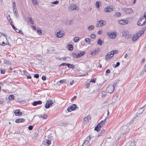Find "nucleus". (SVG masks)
<instances>
[{
    "instance_id": "f257e3e1",
    "label": "nucleus",
    "mask_w": 146,
    "mask_h": 146,
    "mask_svg": "<svg viewBox=\"0 0 146 146\" xmlns=\"http://www.w3.org/2000/svg\"><path fill=\"white\" fill-rule=\"evenodd\" d=\"M118 52L117 50H113L108 53L106 56V59L108 58H110L113 56L115 54L117 53Z\"/></svg>"
},
{
    "instance_id": "f03ea898",
    "label": "nucleus",
    "mask_w": 146,
    "mask_h": 146,
    "mask_svg": "<svg viewBox=\"0 0 146 146\" xmlns=\"http://www.w3.org/2000/svg\"><path fill=\"white\" fill-rule=\"evenodd\" d=\"M74 10L78 11V7L74 4H72L69 6L68 11H71Z\"/></svg>"
},
{
    "instance_id": "7ed1b4c3",
    "label": "nucleus",
    "mask_w": 146,
    "mask_h": 146,
    "mask_svg": "<svg viewBox=\"0 0 146 146\" xmlns=\"http://www.w3.org/2000/svg\"><path fill=\"white\" fill-rule=\"evenodd\" d=\"M114 87L113 85H110L107 88L106 91L109 93H112L114 91Z\"/></svg>"
},
{
    "instance_id": "20e7f679",
    "label": "nucleus",
    "mask_w": 146,
    "mask_h": 146,
    "mask_svg": "<svg viewBox=\"0 0 146 146\" xmlns=\"http://www.w3.org/2000/svg\"><path fill=\"white\" fill-rule=\"evenodd\" d=\"M106 33L108 35L109 37L111 38H115L116 36L117 33L115 32L114 31L112 33H111L108 31L106 32Z\"/></svg>"
},
{
    "instance_id": "39448f33",
    "label": "nucleus",
    "mask_w": 146,
    "mask_h": 146,
    "mask_svg": "<svg viewBox=\"0 0 146 146\" xmlns=\"http://www.w3.org/2000/svg\"><path fill=\"white\" fill-rule=\"evenodd\" d=\"M90 119V116L89 115H88L84 118L83 123L84 124H86L89 122Z\"/></svg>"
},
{
    "instance_id": "423d86ee",
    "label": "nucleus",
    "mask_w": 146,
    "mask_h": 146,
    "mask_svg": "<svg viewBox=\"0 0 146 146\" xmlns=\"http://www.w3.org/2000/svg\"><path fill=\"white\" fill-rule=\"evenodd\" d=\"M121 131L123 134H125L129 131V128L126 125L123 126L122 128Z\"/></svg>"
},
{
    "instance_id": "0eeeda50",
    "label": "nucleus",
    "mask_w": 146,
    "mask_h": 146,
    "mask_svg": "<svg viewBox=\"0 0 146 146\" xmlns=\"http://www.w3.org/2000/svg\"><path fill=\"white\" fill-rule=\"evenodd\" d=\"M113 10V7L111 6H109L107 7L104 9V11L105 12H110L112 11Z\"/></svg>"
},
{
    "instance_id": "6e6552de",
    "label": "nucleus",
    "mask_w": 146,
    "mask_h": 146,
    "mask_svg": "<svg viewBox=\"0 0 146 146\" xmlns=\"http://www.w3.org/2000/svg\"><path fill=\"white\" fill-rule=\"evenodd\" d=\"M76 105L73 104L69 107L67 109V111L69 112H71L72 111L74 110L76 108Z\"/></svg>"
},
{
    "instance_id": "1a4fd4ad",
    "label": "nucleus",
    "mask_w": 146,
    "mask_h": 146,
    "mask_svg": "<svg viewBox=\"0 0 146 146\" xmlns=\"http://www.w3.org/2000/svg\"><path fill=\"white\" fill-rule=\"evenodd\" d=\"M144 19L143 18H141L139 20L137 23V25L138 26H141L145 25L146 24V23L144 21Z\"/></svg>"
},
{
    "instance_id": "9d476101",
    "label": "nucleus",
    "mask_w": 146,
    "mask_h": 146,
    "mask_svg": "<svg viewBox=\"0 0 146 146\" xmlns=\"http://www.w3.org/2000/svg\"><path fill=\"white\" fill-rule=\"evenodd\" d=\"M106 24V21L104 20H101L97 22V23L96 24V27H101Z\"/></svg>"
},
{
    "instance_id": "9b49d317",
    "label": "nucleus",
    "mask_w": 146,
    "mask_h": 146,
    "mask_svg": "<svg viewBox=\"0 0 146 146\" xmlns=\"http://www.w3.org/2000/svg\"><path fill=\"white\" fill-rule=\"evenodd\" d=\"M53 104V102L51 100H48L47 101L45 105V107L46 108L48 109L49 108L50 106H51Z\"/></svg>"
},
{
    "instance_id": "f8f14e48",
    "label": "nucleus",
    "mask_w": 146,
    "mask_h": 146,
    "mask_svg": "<svg viewBox=\"0 0 146 146\" xmlns=\"http://www.w3.org/2000/svg\"><path fill=\"white\" fill-rule=\"evenodd\" d=\"M64 33L63 31H60L56 33V37L58 38L62 37L64 35Z\"/></svg>"
},
{
    "instance_id": "ddd939ff",
    "label": "nucleus",
    "mask_w": 146,
    "mask_h": 146,
    "mask_svg": "<svg viewBox=\"0 0 146 146\" xmlns=\"http://www.w3.org/2000/svg\"><path fill=\"white\" fill-rule=\"evenodd\" d=\"M100 50L99 48L96 49L94 51H91L90 54L92 56H94Z\"/></svg>"
},
{
    "instance_id": "4468645a",
    "label": "nucleus",
    "mask_w": 146,
    "mask_h": 146,
    "mask_svg": "<svg viewBox=\"0 0 146 146\" xmlns=\"http://www.w3.org/2000/svg\"><path fill=\"white\" fill-rule=\"evenodd\" d=\"M4 40H7L6 36L0 32V41Z\"/></svg>"
},
{
    "instance_id": "2eb2a0df",
    "label": "nucleus",
    "mask_w": 146,
    "mask_h": 146,
    "mask_svg": "<svg viewBox=\"0 0 146 146\" xmlns=\"http://www.w3.org/2000/svg\"><path fill=\"white\" fill-rule=\"evenodd\" d=\"M90 139L91 137L90 136H88L86 138V139H87V140L85 141L83 144V146H84V145H85L86 146H88L89 145V142L88 140H90Z\"/></svg>"
},
{
    "instance_id": "dca6fc26",
    "label": "nucleus",
    "mask_w": 146,
    "mask_h": 146,
    "mask_svg": "<svg viewBox=\"0 0 146 146\" xmlns=\"http://www.w3.org/2000/svg\"><path fill=\"white\" fill-rule=\"evenodd\" d=\"M118 23L120 25H125L127 24L128 23L127 21L124 20H121L118 21Z\"/></svg>"
},
{
    "instance_id": "f3484780",
    "label": "nucleus",
    "mask_w": 146,
    "mask_h": 146,
    "mask_svg": "<svg viewBox=\"0 0 146 146\" xmlns=\"http://www.w3.org/2000/svg\"><path fill=\"white\" fill-rule=\"evenodd\" d=\"M124 11L127 14H131L132 13L133 10L131 9L125 8Z\"/></svg>"
},
{
    "instance_id": "a211bd4d",
    "label": "nucleus",
    "mask_w": 146,
    "mask_h": 146,
    "mask_svg": "<svg viewBox=\"0 0 146 146\" xmlns=\"http://www.w3.org/2000/svg\"><path fill=\"white\" fill-rule=\"evenodd\" d=\"M14 113L16 116H19L22 114V112H20V110H15L14 111Z\"/></svg>"
},
{
    "instance_id": "6ab92c4d",
    "label": "nucleus",
    "mask_w": 146,
    "mask_h": 146,
    "mask_svg": "<svg viewBox=\"0 0 146 146\" xmlns=\"http://www.w3.org/2000/svg\"><path fill=\"white\" fill-rule=\"evenodd\" d=\"M23 74L25 75L28 79H30L31 78V76H30L29 73L27 72L25 70H23Z\"/></svg>"
},
{
    "instance_id": "aec40b11",
    "label": "nucleus",
    "mask_w": 146,
    "mask_h": 146,
    "mask_svg": "<svg viewBox=\"0 0 146 146\" xmlns=\"http://www.w3.org/2000/svg\"><path fill=\"white\" fill-rule=\"evenodd\" d=\"M42 103L41 101L38 100V101H35L33 103V105L34 106H36L37 105L41 104Z\"/></svg>"
},
{
    "instance_id": "412c9836",
    "label": "nucleus",
    "mask_w": 146,
    "mask_h": 146,
    "mask_svg": "<svg viewBox=\"0 0 146 146\" xmlns=\"http://www.w3.org/2000/svg\"><path fill=\"white\" fill-rule=\"evenodd\" d=\"M106 118L104 120L101 121V122L98 124L99 125V127H102L103 125L105 124L106 121Z\"/></svg>"
},
{
    "instance_id": "4be33fe9",
    "label": "nucleus",
    "mask_w": 146,
    "mask_h": 146,
    "mask_svg": "<svg viewBox=\"0 0 146 146\" xmlns=\"http://www.w3.org/2000/svg\"><path fill=\"white\" fill-rule=\"evenodd\" d=\"M122 33L123 36H124L128 35L129 32L127 30H125L122 31Z\"/></svg>"
},
{
    "instance_id": "5701e85b",
    "label": "nucleus",
    "mask_w": 146,
    "mask_h": 146,
    "mask_svg": "<svg viewBox=\"0 0 146 146\" xmlns=\"http://www.w3.org/2000/svg\"><path fill=\"white\" fill-rule=\"evenodd\" d=\"M38 116L40 118L42 117L43 119H47V115L46 114L38 115Z\"/></svg>"
},
{
    "instance_id": "b1692460",
    "label": "nucleus",
    "mask_w": 146,
    "mask_h": 146,
    "mask_svg": "<svg viewBox=\"0 0 146 146\" xmlns=\"http://www.w3.org/2000/svg\"><path fill=\"white\" fill-rule=\"evenodd\" d=\"M24 121V119L23 118H19L15 120V122L16 123H19L20 122H23Z\"/></svg>"
},
{
    "instance_id": "393cba45",
    "label": "nucleus",
    "mask_w": 146,
    "mask_h": 146,
    "mask_svg": "<svg viewBox=\"0 0 146 146\" xmlns=\"http://www.w3.org/2000/svg\"><path fill=\"white\" fill-rule=\"evenodd\" d=\"M138 35H135L133 36L132 38V40L133 42H135L137 40L138 38V37L137 36H138Z\"/></svg>"
},
{
    "instance_id": "a878e982",
    "label": "nucleus",
    "mask_w": 146,
    "mask_h": 146,
    "mask_svg": "<svg viewBox=\"0 0 146 146\" xmlns=\"http://www.w3.org/2000/svg\"><path fill=\"white\" fill-rule=\"evenodd\" d=\"M85 52L84 51L81 52L79 53H78V58L81 56H83V55L85 54Z\"/></svg>"
},
{
    "instance_id": "bb28decb",
    "label": "nucleus",
    "mask_w": 146,
    "mask_h": 146,
    "mask_svg": "<svg viewBox=\"0 0 146 146\" xmlns=\"http://www.w3.org/2000/svg\"><path fill=\"white\" fill-rule=\"evenodd\" d=\"M94 25H91L88 27L87 29L89 31H92L94 29Z\"/></svg>"
},
{
    "instance_id": "cd10ccee",
    "label": "nucleus",
    "mask_w": 146,
    "mask_h": 146,
    "mask_svg": "<svg viewBox=\"0 0 146 146\" xmlns=\"http://www.w3.org/2000/svg\"><path fill=\"white\" fill-rule=\"evenodd\" d=\"M51 139H50L49 137H48L47 140L46 141V143L48 145H50L51 144Z\"/></svg>"
},
{
    "instance_id": "c85d7f7f",
    "label": "nucleus",
    "mask_w": 146,
    "mask_h": 146,
    "mask_svg": "<svg viewBox=\"0 0 146 146\" xmlns=\"http://www.w3.org/2000/svg\"><path fill=\"white\" fill-rule=\"evenodd\" d=\"M101 127H99V125L98 124V125L95 127L94 129L95 130L98 131L100 129Z\"/></svg>"
},
{
    "instance_id": "c756f323",
    "label": "nucleus",
    "mask_w": 146,
    "mask_h": 146,
    "mask_svg": "<svg viewBox=\"0 0 146 146\" xmlns=\"http://www.w3.org/2000/svg\"><path fill=\"white\" fill-rule=\"evenodd\" d=\"M106 93L105 91L102 92L101 94V96L102 98H104L106 95Z\"/></svg>"
},
{
    "instance_id": "7c9ffc66",
    "label": "nucleus",
    "mask_w": 146,
    "mask_h": 146,
    "mask_svg": "<svg viewBox=\"0 0 146 146\" xmlns=\"http://www.w3.org/2000/svg\"><path fill=\"white\" fill-rule=\"evenodd\" d=\"M79 40V38L78 37H76L73 39V41L74 42H78Z\"/></svg>"
},
{
    "instance_id": "2f4dec72",
    "label": "nucleus",
    "mask_w": 146,
    "mask_h": 146,
    "mask_svg": "<svg viewBox=\"0 0 146 146\" xmlns=\"http://www.w3.org/2000/svg\"><path fill=\"white\" fill-rule=\"evenodd\" d=\"M14 98V96L12 94L10 95L8 97V98L9 100H12Z\"/></svg>"
},
{
    "instance_id": "473e14b6",
    "label": "nucleus",
    "mask_w": 146,
    "mask_h": 146,
    "mask_svg": "<svg viewBox=\"0 0 146 146\" xmlns=\"http://www.w3.org/2000/svg\"><path fill=\"white\" fill-rule=\"evenodd\" d=\"M88 44H90V39L89 38H86L84 40Z\"/></svg>"
},
{
    "instance_id": "72a5a7b5",
    "label": "nucleus",
    "mask_w": 146,
    "mask_h": 146,
    "mask_svg": "<svg viewBox=\"0 0 146 146\" xmlns=\"http://www.w3.org/2000/svg\"><path fill=\"white\" fill-rule=\"evenodd\" d=\"M32 3L34 5L38 4V1L37 0H32Z\"/></svg>"
},
{
    "instance_id": "f704fd0d",
    "label": "nucleus",
    "mask_w": 146,
    "mask_h": 146,
    "mask_svg": "<svg viewBox=\"0 0 146 146\" xmlns=\"http://www.w3.org/2000/svg\"><path fill=\"white\" fill-rule=\"evenodd\" d=\"M28 21L31 24H34V22L32 20L31 18L30 17H28Z\"/></svg>"
},
{
    "instance_id": "c9c22d12",
    "label": "nucleus",
    "mask_w": 146,
    "mask_h": 146,
    "mask_svg": "<svg viewBox=\"0 0 146 146\" xmlns=\"http://www.w3.org/2000/svg\"><path fill=\"white\" fill-rule=\"evenodd\" d=\"M37 32L38 33L39 35H40L42 34V31L41 30V29L39 28H38L37 29Z\"/></svg>"
},
{
    "instance_id": "e433bc0d",
    "label": "nucleus",
    "mask_w": 146,
    "mask_h": 146,
    "mask_svg": "<svg viewBox=\"0 0 146 146\" xmlns=\"http://www.w3.org/2000/svg\"><path fill=\"white\" fill-rule=\"evenodd\" d=\"M14 15H15L16 17L17 18L18 17V14L17 12V10L13 11Z\"/></svg>"
},
{
    "instance_id": "4c0bfd02",
    "label": "nucleus",
    "mask_w": 146,
    "mask_h": 146,
    "mask_svg": "<svg viewBox=\"0 0 146 146\" xmlns=\"http://www.w3.org/2000/svg\"><path fill=\"white\" fill-rule=\"evenodd\" d=\"M136 142L133 141L131 142L130 146H136Z\"/></svg>"
},
{
    "instance_id": "58836bf2",
    "label": "nucleus",
    "mask_w": 146,
    "mask_h": 146,
    "mask_svg": "<svg viewBox=\"0 0 146 146\" xmlns=\"http://www.w3.org/2000/svg\"><path fill=\"white\" fill-rule=\"evenodd\" d=\"M100 3V2L99 1H97L96 2V7L97 8H99V6H100V5H99Z\"/></svg>"
},
{
    "instance_id": "ea45409f",
    "label": "nucleus",
    "mask_w": 146,
    "mask_h": 146,
    "mask_svg": "<svg viewBox=\"0 0 146 146\" xmlns=\"http://www.w3.org/2000/svg\"><path fill=\"white\" fill-rule=\"evenodd\" d=\"M5 40H3L0 41V44L2 45H5L6 44L4 42Z\"/></svg>"
},
{
    "instance_id": "a19ab883",
    "label": "nucleus",
    "mask_w": 146,
    "mask_h": 146,
    "mask_svg": "<svg viewBox=\"0 0 146 146\" xmlns=\"http://www.w3.org/2000/svg\"><path fill=\"white\" fill-rule=\"evenodd\" d=\"M72 56L75 58H78V53L76 54V53H73L72 54Z\"/></svg>"
},
{
    "instance_id": "79ce46f5",
    "label": "nucleus",
    "mask_w": 146,
    "mask_h": 146,
    "mask_svg": "<svg viewBox=\"0 0 146 146\" xmlns=\"http://www.w3.org/2000/svg\"><path fill=\"white\" fill-rule=\"evenodd\" d=\"M4 102V100L2 98H0V104H3Z\"/></svg>"
},
{
    "instance_id": "37998d69",
    "label": "nucleus",
    "mask_w": 146,
    "mask_h": 146,
    "mask_svg": "<svg viewBox=\"0 0 146 146\" xmlns=\"http://www.w3.org/2000/svg\"><path fill=\"white\" fill-rule=\"evenodd\" d=\"M70 68H72L73 69L74 68L75 66V65L72 64H70Z\"/></svg>"
},
{
    "instance_id": "c03bdc74",
    "label": "nucleus",
    "mask_w": 146,
    "mask_h": 146,
    "mask_svg": "<svg viewBox=\"0 0 146 146\" xmlns=\"http://www.w3.org/2000/svg\"><path fill=\"white\" fill-rule=\"evenodd\" d=\"M102 44V41L100 39H99L98 42V44H99L100 45H101Z\"/></svg>"
},
{
    "instance_id": "a18cd8bd",
    "label": "nucleus",
    "mask_w": 146,
    "mask_h": 146,
    "mask_svg": "<svg viewBox=\"0 0 146 146\" xmlns=\"http://www.w3.org/2000/svg\"><path fill=\"white\" fill-rule=\"evenodd\" d=\"M59 1H55L52 2V3L55 5H57L58 4Z\"/></svg>"
},
{
    "instance_id": "49530a36",
    "label": "nucleus",
    "mask_w": 146,
    "mask_h": 146,
    "mask_svg": "<svg viewBox=\"0 0 146 146\" xmlns=\"http://www.w3.org/2000/svg\"><path fill=\"white\" fill-rule=\"evenodd\" d=\"M91 37L92 38H95L96 37V35L94 34H92L90 35Z\"/></svg>"
},
{
    "instance_id": "de8ad7c7",
    "label": "nucleus",
    "mask_w": 146,
    "mask_h": 146,
    "mask_svg": "<svg viewBox=\"0 0 146 146\" xmlns=\"http://www.w3.org/2000/svg\"><path fill=\"white\" fill-rule=\"evenodd\" d=\"M121 15V14L119 12H117L115 14V16L117 17H120Z\"/></svg>"
},
{
    "instance_id": "09e8293b",
    "label": "nucleus",
    "mask_w": 146,
    "mask_h": 146,
    "mask_svg": "<svg viewBox=\"0 0 146 146\" xmlns=\"http://www.w3.org/2000/svg\"><path fill=\"white\" fill-rule=\"evenodd\" d=\"M69 50H72L73 49V47L72 45H69Z\"/></svg>"
},
{
    "instance_id": "8fccbe9b",
    "label": "nucleus",
    "mask_w": 146,
    "mask_h": 146,
    "mask_svg": "<svg viewBox=\"0 0 146 146\" xmlns=\"http://www.w3.org/2000/svg\"><path fill=\"white\" fill-rule=\"evenodd\" d=\"M144 33V31L143 30L141 31H139V33H140V36H141V35L143 34Z\"/></svg>"
},
{
    "instance_id": "3c124183",
    "label": "nucleus",
    "mask_w": 146,
    "mask_h": 146,
    "mask_svg": "<svg viewBox=\"0 0 146 146\" xmlns=\"http://www.w3.org/2000/svg\"><path fill=\"white\" fill-rule=\"evenodd\" d=\"M144 111V110H143V107L141 108L140 109V112L139 113H141L143 112Z\"/></svg>"
},
{
    "instance_id": "603ef678",
    "label": "nucleus",
    "mask_w": 146,
    "mask_h": 146,
    "mask_svg": "<svg viewBox=\"0 0 146 146\" xmlns=\"http://www.w3.org/2000/svg\"><path fill=\"white\" fill-rule=\"evenodd\" d=\"M10 23H11V27H12V28L14 30L15 29H16V28L15 27V26H14V25L12 23V22H10Z\"/></svg>"
},
{
    "instance_id": "864d4df0",
    "label": "nucleus",
    "mask_w": 146,
    "mask_h": 146,
    "mask_svg": "<svg viewBox=\"0 0 146 146\" xmlns=\"http://www.w3.org/2000/svg\"><path fill=\"white\" fill-rule=\"evenodd\" d=\"M65 80H61L59 81V82L61 84L64 83L65 82Z\"/></svg>"
},
{
    "instance_id": "5fc2aeb1",
    "label": "nucleus",
    "mask_w": 146,
    "mask_h": 146,
    "mask_svg": "<svg viewBox=\"0 0 146 146\" xmlns=\"http://www.w3.org/2000/svg\"><path fill=\"white\" fill-rule=\"evenodd\" d=\"M145 18V22L146 23V12L143 15V18Z\"/></svg>"
},
{
    "instance_id": "6e6d98bb",
    "label": "nucleus",
    "mask_w": 146,
    "mask_h": 146,
    "mask_svg": "<svg viewBox=\"0 0 146 146\" xmlns=\"http://www.w3.org/2000/svg\"><path fill=\"white\" fill-rule=\"evenodd\" d=\"M34 77L37 78H38L39 77V75L38 74H35Z\"/></svg>"
},
{
    "instance_id": "4d7b16f0",
    "label": "nucleus",
    "mask_w": 146,
    "mask_h": 146,
    "mask_svg": "<svg viewBox=\"0 0 146 146\" xmlns=\"http://www.w3.org/2000/svg\"><path fill=\"white\" fill-rule=\"evenodd\" d=\"M67 58V57H63L62 58V60H63L64 61H66V59Z\"/></svg>"
},
{
    "instance_id": "13d9d810",
    "label": "nucleus",
    "mask_w": 146,
    "mask_h": 146,
    "mask_svg": "<svg viewBox=\"0 0 146 146\" xmlns=\"http://www.w3.org/2000/svg\"><path fill=\"white\" fill-rule=\"evenodd\" d=\"M14 30L17 33H20L21 32L20 30L16 28Z\"/></svg>"
},
{
    "instance_id": "bf43d9fd",
    "label": "nucleus",
    "mask_w": 146,
    "mask_h": 146,
    "mask_svg": "<svg viewBox=\"0 0 146 146\" xmlns=\"http://www.w3.org/2000/svg\"><path fill=\"white\" fill-rule=\"evenodd\" d=\"M17 9L16 6L13 7V11H17Z\"/></svg>"
},
{
    "instance_id": "052dcab7",
    "label": "nucleus",
    "mask_w": 146,
    "mask_h": 146,
    "mask_svg": "<svg viewBox=\"0 0 146 146\" xmlns=\"http://www.w3.org/2000/svg\"><path fill=\"white\" fill-rule=\"evenodd\" d=\"M66 64L65 63H63L61 64L60 65V66H66Z\"/></svg>"
},
{
    "instance_id": "680f3d73",
    "label": "nucleus",
    "mask_w": 146,
    "mask_h": 146,
    "mask_svg": "<svg viewBox=\"0 0 146 146\" xmlns=\"http://www.w3.org/2000/svg\"><path fill=\"white\" fill-rule=\"evenodd\" d=\"M33 129V127L32 125H30L28 127V129L29 130H32Z\"/></svg>"
},
{
    "instance_id": "e2e57ef3",
    "label": "nucleus",
    "mask_w": 146,
    "mask_h": 146,
    "mask_svg": "<svg viewBox=\"0 0 146 146\" xmlns=\"http://www.w3.org/2000/svg\"><path fill=\"white\" fill-rule=\"evenodd\" d=\"M74 82V80H72V81H71V82L70 83V85H72Z\"/></svg>"
},
{
    "instance_id": "0e129e2a",
    "label": "nucleus",
    "mask_w": 146,
    "mask_h": 146,
    "mask_svg": "<svg viewBox=\"0 0 146 146\" xmlns=\"http://www.w3.org/2000/svg\"><path fill=\"white\" fill-rule=\"evenodd\" d=\"M96 79L95 78L92 79L91 80L90 82H92L93 83H95V81H96Z\"/></svg>"
},
{
    "instance_id": "69168bd1",
    "label": "nucleus",
    "mask_w": 146,
    "mask_h": 146,
    "mask_svg": "<svg viewBox=\"0 0 146 146\" xmlns=\"http://www.w3.org/2000/svg\"><path fill=\"white\" fill-rule=\"evenodd\" d=\"M102 31H99L98 32V35H101L102 34Z\"/></svg>"
},
{
    "instance_id": "338daca9",
    "label": "nucleus",
    "mask_w": 146,
    "mask_h": 146,
    "mask_svg": "<svg viewBox=\"0 0 146 146\" xmlns=\"http://www.w3.org/2000/svg\"><path fill=\"white\" fill-rule=\"evenodd\" d=\"M106 73H110V70L109 69H108L106 70Z\"/></svg>"
},
{
    "instance_id": "774afa93",
    "label": "nucleus",
    "mask_w": 146,
    "mask_h": 146,
    "mask_svg": "<svg viewBox=\"0 0 146 146\" xmlns=\"http://www.w3.org/2000/svg\"><path fill=\"white\" fill-rule=\"evenodd\" d=\"M42 78L43 80H45L46 79V78L45 76H42Z\"/></svg>"
}]
</instances>
